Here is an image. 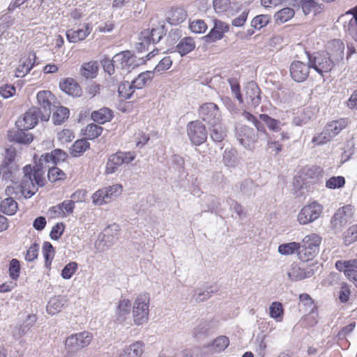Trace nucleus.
Returning a JSON list of instances; mask_svg holds the SVG:
<instances>
[{
	"mask_svg": "<svg viewBox=\"0 0 357 357\" xmlns=\"http://www.w3.org/2000/svg\"><path fill=\"white\" fill-rule=\"evenodd\" d=\"M23 173L20 183L22 192L25 194V197H31L38 191V187L45 185V172L40 165H35L32 168L30 165H27L24 167Z\"/></svg>",
	"mask_w": 357,
	"mask_h": 357,
	"instance_id": "nucleus-1",
	"label": "nucleus"
},
{
	"mask_svg": "<svg viewBox=\"0 0 357 357\" xmlns=\"http://www.w3.org/2000/svg\"><path fill=\"white\" fill-rule=\"evenodd\" d=\"M320 243L321 238L317 234L305 236L300 243L298 258L303 261L314 259L319 252Z\"/></svg>",
	"mask_w": 357,
	"mask_h": 357,
	"instance_id": "nucleus-2",
	"label": "nucleus"
},
{
	"mask_svg": "<svg viewBox=\"0 0 357 357\" xmlns=\"http://www.w3.org/2000/svg\"><path fill=\"white\" fill-rule=\"evenodd\" d=\"M150 296L147 293L139 294L132 306V317L135 324L142 325L148 321L149 313Z\"/></svg>",
	"mask_w": 357,
	"mask_h": 357,
	"instance_id": "nucleus-3",
	"label": "nucleus"
},
{
	"mask_svg": "<svg viewBox=\"0 0 357 357\" xmlns=\"http://www.w3.org/2000/svg\"><path fill=\"white\" fill-rule=\"evenodd\" d=\"M307 55L310 66L322 77L324 73L331 72L336 66L330 59V56L324 52H319L314 54L307 52Z\"/></svg>",
	"mask_w": 357,
	"mask_h": 357,
	"instance_id": "nucleus-4",
	"label": "nucleus"
},
{
	"mask_svg": "<svg viewBox=\"0 0 357 357\" xmlns=\"http://www.w3.org/2000/svg\"><path fill=\"white\" fill-rule=\"evenodd\" d=\"M93 335L88 331L73 334L66 340V349L70 352H75L90 344Z\"/></svg>",
	"mask_w": 357,
	"mask_h": 357,
	"instance_id": "nucleus-5",
	"label": "nucleus"
},
{
	"mask_svg": "<svg viewBox=\"0 0 357 357\" xmlns=\"http://www.w3.org/2000/svg\"><path fill=\"white\" fill-rule=\"evenodd\" d=\"M135 158L133 152L118 151L112 154L107 160L105 168V173L107 174H114L120 166L123 164H128Z\"/></svg>",
	"mask_w": 357,
	"mask_h": 357,
	"instance_id": "nucleus-6",
	"label": "nucleus"
},
{
	"mask_svg": "<svg viewBox=\"0 0 357 357\" xmlns=\"http://www.w3.org/2000/svg\"><path fill=\"white\" fill-rule=\"evenodd\" d=\"M323 206L317 202L305 206L298 214V221L301 225H307L316 220L322 213Z\"/></svg>",
	"mask_w": 357,
	"mask_h": 357,
	"instance_id": "nucleus-7",
	"label": "nucleus"
},
{
	"mask_svg": "<svg viewBox=\"0 0 357 357\" xmlns=\"http://www.w3.org/2000/svg\"><path fill=\"white\" fill-rule=\"evenodd\" d=\"M187 134L190 142L197 146L204 143L207 139L205 126L198 120L188 123Z\"/></svg>",
	"mask_w": 357,
	"mask_h": 357,
	"instance_id": "nucleus-8",
	"label": "nucleus"
},
{
	"mask_svg": "<svg viewBox=\"0 0 357 357\" xmlns=\"http://www.w3.org/2000/svg\"><path fill=\"white\" fill-rule=\"evenodd\" d=\"M122 186L119 184L108 186L97 190L92 196L95 204L103 205L110 202L114 198L121 194Z\"/></svg>",
	"mask_w": 357,
	"mask_h": 357,
	"instance_id": "nucleus-9",
	"label": "nucleus"
},
{
	"mask_svg": "<svg viewBox=\"0 0 357 357\" xmlns=\"http://www.w3.org/2000/svg\"><path fill=\"white\" fill-rule=\"evenodd\" d=\"M199 116L208 125L220 123L221 114L218 105L213 102H206L200 106Z\"/></svg>",
	"mask_w": 357,
	"mask_h": 357,
	"instance_id": "nucleus-10",
	"label": "nucleus"
},
{
	"mask_svg": "<svg viewBox=\"0 0 357 357\" xmlns=\"http://www.w3.org/2000/svg\"><path fill=\"white\" fill-rule=\"evenodd\" d=\"M236 137L243 147L248 150H252L255 148L259 136L253 128L243 126L238 130Z\"/></svg>",
	"mask_w": 357,
	"mask_h": 357,
	"instance_id": "nucleus-11",
	"label": "nucleus"
},
{
	"mask_svg": "<svg viewBox=\"0 0 357 357\" xmlns=\"http://www.w3.org/2000/svg\"><path fill=\"white\" fill-rule=\"evenodd\" d=\"M36 98L40 106V119L43 121H47L50 117L54 96L50 91H41L38 93Z\"/></svg>",
	"mask_w": 357,
	"mask_h": 357,
	"instance_id": "nucleus-12",
	"label": "nucleus"
},
{
	"mask_svg": "<svg viewBox=\"0 0 357 357\" xmlns=\"http://www.w3.org/2000/svg\"><path fill=\"white\" fill-rule=\"evenodd\" d=\"M40 116V109L37 107H31L25 112L22 118H20L15 122L17 128L22 129H31L37 125Z\"/></svg>",
	"mask_w": 357,
	"mask_h": 357,
	"instance_id": "nucleus-13",
	"label": "nucleus"
},
{
	"mask_svg": "<svg viewBox=\"0 0 357 357\" xmlns=\"http://www.w3.org/2000/svg\"><path fill=\"white\" fill-rule=\"evenodd\" d=\"M261 91L257 84L251 81L245 86V98L250 107L256 108L261 102Z\"/></svg>",
	"mask_w": 357,
	"mask_h": 357,
	"instance_id": "nucleus-14",
	"label": "nucleus"
},
{
	"mask_svg": "<svg viewBox=\"0 0 357 357\" xmlns=\"http://www.w3.org/2000/svg\"><path fill=\"white\" fill-rule=\"evenodd\" d=\"M310 68L309 62L306 64L300 61H294L289 67L290 75L295 82H303L309 77Z\"/></svg>",
	"mask_w": 357,
	"mask_h": 357,
	"instance_id": "nucleus-15",
	"label": "nucleus"
},
{
	"mask_svg": "<svg viewBox=\"0 0 357 357\" xmlns=\"http://www.w3.org/2000/svg\"><path fill=\"white\" fill-rule=\"evenodd\" d=\"M330 56V59L339 65L343 61L344 55V45L340 39H335L328 43L326 51L324 52Z\"/></svg>",
	"mask_w": 357,
	"mask_h": 357,
	"instance_id": "nucleus-16",
	"label": "nucleus"
},
{
	"mask_svg": "<svg viewBox=\"0 0 357 357\" xmlns=\"http://www.w3.org/2000/svg\"><path fill=\"white\" fill-rule=\"evenodd\" d=\"M213 22V27L207 35L203 37L204 41L208 43H214L223 38L225 33L227 32L229 29V25L221 20H214Z\"/></svg>",
	"mask_w": 357,
	"mask_h": 357,
	"instance_id": "nucleus-17",
	"label": "nucleus"
},
{
	"mask_svg": "<svg viewBox=\"0 0 357 357\" xmlns=\"http://www.w3.org/2000/svg\"><path fill=\"white\" fill-rule=\"evenodd\" d=\"M113 61L119 63L121 68L127 70L128 72H130L139 65L136 62V57L128 50L116 54L113 57Z\"/></svg>",
	"mask_w": 357,
	"mask_h": 357,
	"instance_id": "nucleus-18",
	"label": "nucleus"
},
{
	"mask_svg": "<svg viewBox=\"0 0 357 357\" xmlns=\"http://www.w3.org/2000/svg\"><path fill=\"white\" fill-rule=\"evenodd\" d=\"M92 26L87 23L77 29H70L66 31V36L69 43H76L84 40L91 32Z\"/></svg>",
	"mask_w": 357,
	"mask_h": 357,
	"instance_id": "nucleus-19",
	"label": "nucleus"
},
{
	"mask_svg": "<svg viewBox=\"0 0 357 357\" xmlns=\"http://www.w3.org/2000/svg\"><path fill=\"white\" fill-rule=\"evenodd\" d=\"M131 308V302L128 299L120 300L116 307L114 321L122 324L129 319Z\"/></svg>",
	"mask_w": 357,
	"mask_h": 357,
	"instance_id": "nucleus-20",
	"label": "nucleus"
},
{
	"mask_svg": "<svg viewBox=\"0 0 357 357\" xmlns=\"http://www.w3.org/2000/svg\"><path fill=\"white\" fill-rule=\"evenodd\" d=\"M314 274V271L312 267L301 268L296 264H292L287 272L289 278L292 281H298L309 278Z\"/></svg>",
	"mask_w": 357,
	"mask_h": 357,
	"instance_id": "nucleus-21",
	"label": "nucleus"
},
{
	"mask_svg": "<svg viewBox=\"0 0 357 357\" xmlns=\"http://www.w3.org/2000/svg\"><path fill=\"white\" fill-rule=\"evenodd\" d=\"M349 207V206L340 207L334 213L331 220V227L334 229H340L347 224L350 216L347 212Z\"/></svg>",
	"mask_w": 357,
	"mask_h": 357,
	"instance_id": "nucleus-22",
	"label": "nucleus"
},
{
	"mask_svg": "<svg viewBox=\"0 0 357 357\" xmlns=\"http://www.w3.org/2000/svg\"><path fill=\"white\" fill-rule=\"evenodd\" d=\"M59 87L66 93L73 97L82 96V89L78 83L73 78H66L59 83Z\"/></svg>",
	"mask_w": 357,
	"mask_h": 357,
	"instance_id": "nucleus-23",
	"label": "nucleus"
},
{
	"mask_svg": "<svg viewBox=\"0 0 357 357\" xmlns=\"http://www.w3.org/2000/svg\"><path fill=\"white\" fill-rule=\"evenodd\" d=\"M67 301L66 298L61 296L50 298L46 307L47 312L51 315L59 313L67 305Z\"/></svg>",
	"mask_w": 357,
	"mask_h": 357,
	"instance_id": "nucleus-24",
	"label": "nucleus"
},
{
	"mask_svg": "<svg viewBox=\"0 0 357 357\" xmlns=\"http://www.w3.org/2000/svg\"><path fill=\"white\" fill-rule=\"evenodd\" d=\"M195 45L194 39L192 37L186 36L181 38L179 43L174 47L175 49L174 52L183 56L194 50Z\"/></svg>",
	"mask_w": 357,
	"mask_h": 357,
	"instance_id": "nucleus-25",
	"label": "nucleus"
},
{
	"mask_svg": "<svg viewBox=\"0 0 357 357\" xmlns=\"http://www.w3.org/2000/svg\"><path fill=\"white\" fill-rule=\"evenodd\" d=\"M348 125L347 119H340L328 123L325 127L326 134L328 135V138L333 137L338 135Z\"/></svg>",
	"mask_w": 357,
	"mask_h": 357,
	"instance_id": "nucleus-26",
	"label": "nucleus"
},
{
	"mask_svg": "<svg viewBox=\"0 0 357 357\" xmlns=\"http://www.w3.org/2000/svg\"><path fill=\"white\" fill-rule=\"evenodd\" d=\"M28 130L17 128V130L10 132L9 137L17 143L29 144L33 141V137L32 134L26 132Z\"/></svg>",
	"mask_w": 357,
	"mask_h": 357,
	"instance_id": "nucleus-27",
	"label": "nucleus"
},
{
	"mask_svg": "<svg viewBox=\"0 0 357 357\" xmlns=\"http://www.w3.org/2000/svg\"><path fill=\"white\" fill-rule=\"evenodd\" d=\"M187 12L182 8H173L169 13L167 22L172 25L182 23L187 18Z\"/></svg>",
	"mask_w": 357,
	"mask_h": 357,
	"instance_id": "nucleus-28",
	"label": "nucleus"
},
{
	"mask_svg": "<svg viewBox=\"0 0 357 357\" xmlns=\"http://www.w3.org/2000/svg\"><path fill=\"white\" fill-rule=\"evenodd\" d=\"M143 31L148 32L149 38L152 41V44L158 43L167 33L165 24H158L155 26H153L151 29H147Z\"/></svg>",
	"mask_w": 357,
	"mask_h": 357,
	"instance_id": "nucleus-29",
	"label": "nucleus"
},
{
	"mask_svg": "<svg viewBox=\"0 0 357 357\" xmlns=\"http://www.w3.org/2000/svg\"><path fill=\"white\" fill-rule=\"evenodd\" d=\"M299 299H300V301L304 305H306V306L310 307L311 308L310 309V314H308L305 317V320L309 321L308 325L310 326H314L315 324H317V321L315 320V319H314V317L313 316L314 309L315 308V306L314 305V301H313L312 298L307 294H301L299 296Z\"/></svg>",
	"mask_w": 357,
	"mask_h": 357,
	"instance_id": "nucleus-30",
	"label": "nucleus"
},
{
	"mask_svg": "<svg viewBox=\"0 0 357 357\" xmlns=\"http://www.w3.org/2000/svg\"><path fill=\"white\" fill-rule=\"evenodd\" d=\"M112 118V112L110 109L103 107L91 113V119L99 124L109 121Z\"/></svg>",
	"mask_w": 357,
	"mask_h": 357,
	"instance_id": "nucleus-31",
	"label": "nucleus"
},
{
	"mask_svg": "<svg viewBox=\"0 0 357 357\" xmlns=\"http://www.w3.org/2000/svg\"><path fill=\"white\" fill-rule=\"evenodd\" d=\"M143 343L136 342L123 349L119 357H140L143 353Z\"/></svg>",
	"mask_w": 357,
	"mask_h": 357,
	"instance_id": "nucleus-32",
	"label": "nucleus"
},
{
	"mask_svg": "<svg viewBox=\"0 0 357 357\" xmlns=\"http://www.w3.org/2000/svg\"><path fill=\"white\" fill-rule=\"evenodd\" d=\"M222 160L227 167H236L239 163L237 151L234 149H226Z\"/></svg>",
	"mask_w": 357,
	"mask_h": 357,
	"instance_id": "nucleus-33",
	"label": "nucleus"
},
{
	"mask_svg": "<svg viewBox=\"0 0 357 357\" xmlns=\"http://www.w3.org/2000/svg\"><path fill=\"white\" fill-rule=\"evenodd\" d=\"M217 291L218 288L215 285H211L209 287H206L205 290H202L200 289H195L192 297L197 302H203L210 298L212 294L215 293Z\"/></svg>",
	"mask_w": 357,
	"mask_h": 357,
	"instance_id": "nucleus-34",
	"label": "nucleus"
},
{
	"mask_svg": "<svg viewBox=\"0 0 357 357\" xmlns=\"http://www.w3.org/2000/svg\"><path fill=\"white\" fill-rule=\"evenodd\" d=\"M89 147L90 144L86 139H78L70 148V153L73 157H79Z\"/></svg>",
	"mask_w": 357,
	"mask_h": 357,
	"instance_id": "nucleus-35",
	"label": "nucleus"
},
{
	"mask_svg": "<svg viewBox=\"0 0 357 357\" xmlns=\"http://www.w3.org/2000/svg\"><path fill=\"white\" fill-rule=\"evenodd\" d=\"M119 230V225L116 224L108 227L104 230L102 241L106 243H108V246L112 245L116 240H118Z\"/></svg>",
	"mask_w": 357,
	"mask_h": 357,
	"instance_id": "nucleus-36",
	"label": "nucleus"
},
{
	"mask_svg": "<svg viewBox=\"0 0 357 357\" xmlns=\"http://www.w3.org/2000/svg\"><path fill=\"white\" fill-rule=\"evenodd\" d=\"M17 208V203L12 197L4 199L0 204L1 211L8 215H14L16 213Z\"/></svg>",
	"mask_w": 357,
	"mask_h": 357,
	"instance_id": "nucleus-37",
	"label": "nucleus"
},
{
	"mask_svg": "<svg viewBox=\"0 0 357 357\" xmlns=\"http://www.w3.org/2000/svg\"><path fill=\"white\" fill-rule=\"evenodd\" d=\"M154 76V71L146 70L141 73L138 76L132 81L134 88L136 89H141L146 86L148 81H151Z\"/></svg>",
	"mask_w": 357,
	"mask_h": 357,
	"instance_id": "nucleus-38",
	"label": "nucleus"
},
{
	"mask_svg": "<svg viewBox=\"0 0 357 357\" xmlns=\"http://www.w3.org/2000/svg\"><path fill=\"white\" fill-rule=\"evenodd\" d=\"M259 117L271 131L276 132L280 130L282 124L280 120L273 119L266 114H261Z\"/></svg>",
	"mask_w": 357,
	"mask_h": 357,
	"instance_id": "nucleus-39",
	"label": "nucleus"
},
{
	"mask_svg": "<svg viewBox=\"0 0 357 357\" xmlns=\"http://www.w3.org/2000/svg\"><path fill=\"white\" fill-rule=\"evenodd\" d=\"M36 56L35 54L30 55L24 61H23L17 68L19 75L17 77H24L28 74L36 63Z\"/></svg>",
	"mask_w": 357,
	"mask_h": 357,
	"instance_id": "nucleus-40",
	"label": "nucleus"
},
{
	"mask_svg": "<svg viewBox=\"0 0 357 357\" xmlns=\"http://www.w3.org/2000/svg\"><path fill=\"white\" fill-rule=\"evenodd\" d=\"M135 89L132 82L124 81L119 85L118 93L120 97L124 99H130Z\"/></svg>",
	"mask_w": 357,
	"mask_h": 357,
	"instance_id": "nucleus-41",
	"label": "nucleus"
},
{
	"mask_svg": "<svg viewBox=\"0 0 357 357\" xmlns=\"http://www.w3.org/2000/svg\"><path fill=\"white\" fill-rule=\"evenodd\" d=\"M211 138L215 142H222L226 137V129L220 125V123L211 125Z\"/></svg>",
	"mask_w": 357,
	"mask_h": 357,
	"instance_id": "nucleus-42",
	"label": "nucleus"
},
{
	"mask_svg": "<svg viewBox=\"0 0 357 357\" xmlns=\"http://www.w3.org/2000/svg\"><path fill=\"white\" fill-rule=\"evenodd\" d=\"M294 14L295 11L293 8L286 7L278 11L274 17L277 23L282 24L291 19Z\"/></svg>",
	"mask_w": 357,
	"mask_h": 357,
	"instance_id": "nucleus-43",
	"label": "nucleus"
},
{
	"mask_svg": "<svg viewBox=\"0 0 357 357\" xmlns=\"http://www.w3.org/2000/svg\"><path fill=\"white\" fill-rule=\"evenodd\" d=\"M236 188H239L241 192L248 197L255 194L257 188L253 181L250 178L243 180L239 185H236Z\"/></svg>",
	"mask_w": 357,
	"mask_h": 357,
	"instance_id": "nucleus-44",
	"label": "nucleus"
},
{
	"mask_svg": "<svg viewBox=\"0 0 357 357\" xmlns=\"http://www.w3.org/2000/svg\"><path fill=\"white\" fill-rule=\"evenodd\" d=\"M98 64L96 62L91 61L85 63L82 66L81 73L86 79L94 78L98 73Z\"/></svg>",
	"mask_w": 357,
	"mask_h": 357,
	"instance_id": "nucleus-45",
	"label": "nucleus"
},
{
	"mask_svg": "<svg viewBox=\"0 0 357 357\" xmlns=\"http://www.w3.org/2000/svg\"><path fill=\"white\" fill-rule=\"evenodd\" d=\"M69 109L63 106L58 107L52 115V121L55 125H61L69 117Z\"/></svg>",
	"mask_w": 357,
	"mask_h": 357,
	"instance_id": "nucleus-46",
	"label": "nucleus"
},
{
	"mask_svg": "<svg viewBox=\"0 0 357 357\" xmlns=\"http://www.w3.org/2000/svg\"><path fill=\"white\" fill-rule=\"evenodd\" d=\"M147 31H142L138 38V42L135 45V48L138 52H143L149 50V46L152 44V41L149 38Z\"/></svg>",
	"mask_w": 357,
	"mask_h": 357,
	"instance_id": "nucleus-47",
	"label": "nucleus"
},
{
	"mask_svg": "<svg viewBox=\"0 0 357 357\" xmlns=\"http://www.w3.org/2000/svg\"><path fill=\"white\" fill-rule=\"evenodd\" d=\"M53 208H58L59 215L66 216L73 213L75 202L73 200H65L56 206H53Z\"/></svg>",
	"mask_w": 357,
	"mask_h": 357,
	"instance_id": "nucleus-48",
	"label": "nucleus"
},
{
	"mask_svg": "<svg viewBox=\"0 0 357 357\" xmlns=\"http://www.w3.org/2000/svg\"><path fill=\"white\" fill-rule=\"evenodd\" d=\"M300 248V243L291 242L288 243H283L278 247V252L283 255H292L296 252L298 255Z\"/></svg>",
	"mask_w": 357,
	"mask_h": 357,
	"instance_id": "nucleus-49",
	"label": "nucleus"
},
{
	"mask_svg": "<svg viewBox=\"0 0 357 357\" xmlns=\"http://www.w3.org/2000/svg\"><path fill=\"white\" fill-rule=\"evenodd\" d=\"M229 344V340L227 337L222 335L215 339L211 344V351L215 353H220L224 351Z\"/></svg>",
	"mask_w": 357,
	"mask_h": 357,
	"instance_id": "nucleus-50",
	"label": "nucleus"
},
{
	"mask_svg": "<svg viewBox=\"0 0 357 357\" xmlns=\"http://www.w3.org/2000/svg\"><path fill=\"white\" fill-rule=\"evenodd\" d=\"M55 250L53 245L48 241L44 242L43 245V254L45 259V266L51 265L54 256Z\"/></svg>",
	"mask_w": 357,
	"mask_h": 357,
	"instance_id": "nucleus-51",
	"label": "nucleus"
},
{
	"mask_svg": "<svg viewBox=\"0 0 357 357\" xmlns=\"http://www.w3.org/2000/svg\"><path fill=\"white\" fill-rule=\"evenodd\" d=\"M301 8L305 15L312 12L317 13L321 9V5L314 0H301Z\"/></svg>",
	"mask_w": 357,
	"mask_h": 357,
	"instance_id": "nucleus-52",
	"label": "nucleus"
},
{
	"mask_svg": "<svg viewBox=\"0 0 357 357\" xmlns=\"http://www.w3.org/2000/svg\"><path fill=\"white\" fill-rule=\"evenodd\" d=\"M271 20L269 15H259L255 17L251 22V26L255 29L259 30L266 26Z\"/></svg>",
	"mask_w": 357,
	"mask_h": 357,
	"instance_id": "nucleus-53",
	"label": "nucleus"
},
{
	"mask_svg": "<svg viewBox=\"0 0 357 357\" xmlns=\"http://www.w3.org/2000/svg\"><path fill=\"white\" fill-rule=\"evenodd\" d=\"M102 130L103 128L100 126L90 123L86 127L84 135L87 139H94L102 134Z\"/></svg>",
	"mask_w": 357,
	"mask_h": 357,
	"instance_id": "nucleus-54",
	"label": "nucleus"
},
{
	"mask_svg": "<svg viewBox=\"0 0 357 357\" xmlns=\"http://www.w3.org/2000/svg\"><path fill=\"white\" fill-rule=\"evenodd\" d=\"M269 314L271 317L275 320L280 321L284 314L282 304L280 302H273L269 307Z\"/></svg>",
	"mask_w": 357,
	"mask_h": 357,
	"instance_id": "nucleus-55",
	"label": "nucleus"
},
{
	"mask_svg": "<svg viewBox=\"0 0 357 357\" xmlns=\"http://www.w3.org/2000/svg\"><path fill=\"white\" fill-rule=\"evenodd\" d=\"M47 178L50 182L54 183L65 179L66 174L57 167L54 166L49 168Z\"/></svg>",
	"mask_w": 357,
	"mask_h": 357,
	"instance_id": "nucleus-56",
	"label": "nucleus"
},
{
	"mask_svg": "<svg viewBox=\"0 0 357 357\" xmlns=\"http://www.w3.org/2000/svg\"><path fill=\"white\" fill-rule=\"evenodd\" d=\"M206 204L208 208V211L211 213L218 214L222 210L220 208V202L219 199L213 195H210L208 197Z\"/></svg>",
	"mask_w": 357,
	"mask_h": 357,
	"instance_id": "nucleus-57",
	"label": "nucleus"
},
{
	"mask_svg": "<svg viewBox=\"0 0 357 357\" xmlns=\"http://www.w3.org/2000/svg\"><path fill=\"white\" fill-rule=\"evenodd\" d=\"M232 93L235 98L238 100L240 104L243 102V98L241 93V87L238 81L236 78L228 79Z\"/></svg>",
	"mask_w": 357,
	"mask_h": 357,
	"instance_id": "nucleus-58",
	"label": "nucleus"
},
{
	"mask_svg": "<svg viewBox=\"0 0 357 357\" xmlns=\"http://www.w3.org/2000/svg\"><path fill=\"white\" fill-rule=\"evenodd\" d=\"M345 185V178L342 176H332L326 182V187L329 189L341 188Z\"/></svg>",
	"mask_w": 357,
	"mask_h": 357,
	"instance_id": "nucleus-59",
	"label": "nucleus"
},
{
	"mask_svg": "<svg viewBox=\"0 0 357 357\" xmlns=\"http://www.w3.org/2000/svg\"><path fill=\"white\" fill-rule=\"evenodd\" d=\"M344 241L347 245L357 241V224L351 226L344 233Z\"/></svg>",
	"mask_w": 357,
	"mask_h": 357,
	"instance_id": "nucleus-60",
	"label": "nucleus"
},
{
	"mask_svg": "<svg viewBox=\"0 0 357 357\" xmlns=\"http://www.w3.org/2000/svg\"><path fill=\"white\" fill-rule=\"evenodd\" d=\"M36 320L37 317L36 314H29L26 317V319L24 321L23 324L20 326V333L23 335L26 333L35 324Z\"/></svg>",
	"mask_w": 357,
	"mask_h": 357,
	"instance_id": "nucleus-61",
	"label": "nucleus"
},
{
	"mask_svg": "<svg viewBox=\"0 0 357 357\" xmlns=\"http://www.w3.org/2000/svg\"><path fill=\"white\" fill-rule=\"evenodd\" d=\"M9 276L13 280H16L20 273V261L17 259H13L9 264Z\"/></svg>",
	"mask_w": 357,
	"mask_h": 357,
	"instance_id": "nucleus-62",
	"label": "nucleus"
},
{
	"mask_svg": "<svg viewBox=\"0 0 357 357\" xmlns=\"http://www.w3.org/2000/svg\"><path fill=\"white\" fill-rule=\"evenodd\" d=\"M77 264L75 261L66 264L61 271V275L63 279L68 280L76 272Z\"/></svg>",
	"mask_w": 357,
	"mask_h": 357,
	"instance_id": "nucleus-63",
	"label": "nucleus"
},
{
	"mask_svg": "<svg viewBox=\"0 0 357 357\" xmlns=\"http://www.w3.org/2000/svg\"><path fill=\"white\" fill-rule=\"evenodd\" d=\"M181 29L178 28L172 29L166 39L167 45L169 47L174 46V45L181 38Z\"/></svg>",
	"mask_w": 357,
	"mask_h": 357,
	"instance_id": "nucleus-64",
	"label": "nucleus"
}]
</instances>
